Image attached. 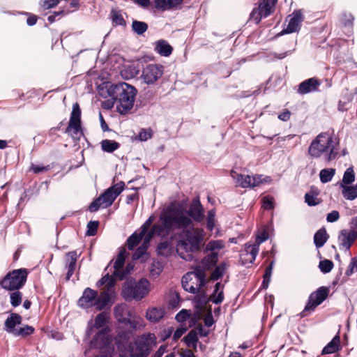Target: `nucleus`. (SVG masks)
<instances>
[{
	"instance_id": "obj_1",
	"label": "nucleus",
	"mask_w": 357,
	"mask_h": 357,
	"mask_svg": "<svg viewBox=\"0 0 357 357\" xmlns=\"http://www.w3.org/2000/svg\"><path fill=\"white\" fill-rule=\"evenodd\" d=\"M205 217L204 209L199 198H194L187 210L179 203L169 204L160 215V221L169 234L182 230L176 241V252L185 261L192 258V253L201 250L205 231L201 227H194V222H201Z\"/></svg>"
},
{
	"instance_id": "obj_2",
	"label": "nucleus",
	"mask_w": 357,
	"mask_h": 357,
	"mask_svg": "<svg viewBox=\"0 0 357 357\" xmlns=\"http://www.w3.org/2000/svg\"><path fill=\"white\" fill-rule=\"evenodd\" d=\"M137 93L133 86L126 82L113 84L108 89L109 96L114 100L117 111L121 114H126L132 109Z\"/></svg>"
},
{
	"instance_id": "obj_3",
	"label": "nucleus",
	"mask_w": 357,
	"mask_h": 357,
	"mask_svg": "<svg viewBox=\"0 0 357 357\" xmlns=\"http://www.w3.org/2000/svg\"><path fill=\"white\" fill-rule=\"evenodd\" d=\"M308 153L314 158L324 156L327 162L334 160L337 154L335 150L332 137L326 132L320 133L311 142Z\"/></svg>"
},
{
	"instance_id": "obj_4",
	"label": "nucleus",
	"mask_w": 357,
	"mask_h": 357,
	"mask_svg": "<svg viewBox=\"0 0 357 357\" xmlns=\"http://www.w3.org/2000/svg\"><path fill=\"white\" fill-rule=\"evenodd\" d=\"M125 187L123 182H119L107 188L102 194L91 203L89 210L93 213L100 208H106L112 205L116 197Z\"/></svg>"
},
{
	"instance_id": "obj_5",
	"label": "nucleus",
	"mask_w": 357,
	"mask_h": 357,
	"mask_svg": "<svg viewBox=\"0 0 357 357\" xmlns=\"http://www.w3.org/2000/svg\"><path fill=\"white\" fill-rule=\"evenodd\" d=\"M109 302L108 292L102 291L98 295L96 291L88 287L84 289L82 296L79 298L78 305L84 309L94 306L96 309L101 310L107 306Z\"/></svg>"
},
{
	"instance_id": "obj_6",
	"label": "nucleus",
	"mask_w": 357,
	"mask_h": 357,
	"mask_svg": "<svg viewBox=\"0 0 357 357\" xmlns=\"http://www.w3.org/2000/svg\"><path fill=\"white\" fill-rule=\"evenodd\" d=\"M149 291V282L145 278H142L137 282L132 280L127 282L123 287L122 295L126 300L139 301L147 295Z\"/></svg>"
},
{
	"instance_id": "obj_7",
	"label": "nucleus",
	"mask_w": 357,
	"mask_h": 357,
	"mask_svg": "<svg viewBox=\"0 0 357 357\" xmlns=\"http://www.w3.org/2000/svg\"><path fill=\"white\" fill-rule=\"evenodd\" d=\"M155 344V337L153 333H144L138 336L133 344L130 346L131 357H147Z\"/></svg>"
},
{
	"instance_id": "obj_8",
	"label": "nucleus",
	"mask_w": 357,
	"mask_h": 357,
	"mask_svg": "<svg viewBox=\"0 0 357 357\" xmlns=\"http://www.w3.org/2000/svg\"><path fill=\"white\" fill-rule=\"evenodd\" d=\"M181 282L183 289L186 291L197 294L206 282L204 270L200 267H197L193 271L185 274L182 278Z\"/></svg>"
},
{
	"instance_id": "obj_9",
	"label": "nucleus",
	"mask_w": 357,
	"mask_h": 357,
	"mask_svg": "<svg viewBox=\"0 0 357 357\" xmlns=\"http://www.w3.org/2000/svg\"><path fill=\"white\" fill-rule=\"evenodd\" d=\"M27 275L28 273L25 268L13 270L8 273L0 281V285L6 290H19L24 285Z\"/></svg>"
},
{
	"instance_id": "obj_10",
	"label": "nucleus",
	"mask_w": 357,
	"mask_h": 357,
	"mask_svg": "<svg viewBox=\"0 0 357 357\" xmlns=\"http://www.w3.org/2000/svg\"><path fill=\"white\" fill-rule=\"evenodd\" d=\"M169 234L159 220V222L153 225L149 233L145 236L143 243L133 253V259H140L146 252L151 238L158 236L162 238L167 236Z\"/></svg>"
},
{
	"instance_id": "obj_11",
	"label": "nucleus",
	"mask_w": 357,
	"mask_h": 357,
	"mask_svg": "<svg viewBox=\"0 0 357 357\" xmlns=\"http://www.w3.org/2000/svg\"><path fill=\"white\" fill-rule=\"evenodd\" d=\"M230 176L235 181L236 186H240L243 188H254L258 186L259 184L270 181V177H266L262 179V175H255L250 176L249 175H243L232 170L230 172Z\"/></svg>"
},
{
	"instance_id": "obj_12",
	"label": "nucleus",
	"mask_w": 357,
	"mask_h": 357,
	"mask_svg": "<svg viewBox=\"0 0 357 357\" xmlns=\"http://www.w3.org/2000/svg\"><path fill=\"white\" fill-rule=\"evenodd\" d=\"M329 290L327 287H319L317 291L312 292L308 298V301L302 312L304 315L306 312H311L320 305L328 296Z\"/></svg>"
},
{
	"instance_id": "obj_13",
	"label": "nucleus",
	"mask_w": 357,
	"mask_h": 357,
	"mask_svg": "<svg viewBox=\"0 0 357 357\" xmlns=\"http://www.w3.org/2000/svg\"><path fill=\"white\" fill-rule=\"evenodd\" d=\"M273 7V3H271L269 0H262L257 7L253 8L250 19L256 24L259 23L262 17H267L271 15Z\"/></svg>"
},
{
	"instance_id": "obj_14",
	"label": "nucleus",
	"mask_w": 357,
	"mask_h": 357,
	"mask_svg": "<svg viewBox=\"0 0 357 357\" xmlns=\"http://www.w3.org/2000/svg\"><path fill=\"white\" fill-rule=\"evenodd\" d=\"M163 67L157 64H149L142 70V79L147 84L155 83L162 75Z\"/></svg>"
},
{
	"instance_id": "obj_15",
	"label": "nucleus",
	"mask_w": 357,
	"mask_h": 357,
	"mask_svg": "<svg viewBox=\"0 0 357 357\" xmlns=\"http://www.w3.org/2000/svg\"><path fill=\"white\" fill-rule=\"evenodd\" d=\"M303 16L301 10H296L289 15V22L287 28L283 29L280 36L297 32L300 30Z\"/></svg>"
},
{
	"instance_id": "obj_16",
	"label": "nucleus",
	"mask_w": 357,
	"mask_h": 357,
	"mask_svg": "<svg viewBox=\"0 0 357 357\" xmlns=\"http://www.w3.org/2000/svg\"><path fill=\"white\" fill-rule=\"evenodd\" d=\"M81 129V109L77 103H75L73 106V111L68 126L66 128L67 132H73L77 135Z\"/></svg>"
},
{
	"instance_id": "obj_17",
	"label": "nucleus",
	"mask_w": 357,
	"mask_h": 357,
	"mask_svg": "<svg viewBox=\"0 0 357 357\" xmlns=\"http://www.w3.org/2000/svg\"><path fill=\"white\" fill-rule=\"evenodd\" d=\"M321 82L316 77L309 78L299 84L297 93L301 95L319 91Z\"/></svg>"
},
{
	"instance_id": "obj_18",
	"label": "nucleus",
	"mask_w": 357,
	"mask_h": 357,
	"mask_svg": "<svg viewBox=\"0 0 357 357\" xmlns=\"http://www.w3.org/2000/svg\"><path fill=\"white\" fill-rule=\"evenodd\" d=\"M258 252L257 245H252L250 243H246L243 251L240 255L242 264H252L255 261Z\"/></svg>"
},
{
	"instance_id": "obj_19",
	"label": "nucleus",
	"mask_w": 357,
	"mask_h": 357,
	"mask_svg": "<svg viewBox=\"0 0 357 357\" xmlns=\"http://www.w3.org/2000/svg\"><path fill=\"white\" fill-rule=\"evenodd\" d=\"M357 238L349 229H342L338 235V244L340 250L348 251Z\"/></svg>"
},
{
	"instance_id": "obj_20",
	"label": "nucleus",
	"mask_w": 357,
	"mask_h": 357,
	"mask_svg": "<svg viewBox=\"0 0 357 357\" xmlns=\"http://www.w3.org/2000/svg\"><path fill=\"white\" fill-rule=\"evenodd\" d=\"M79 255L77 251L68 252L66 255L65 268L67 269L66 280H69L76 269V263Z\"/></svg>"
},
{
	"instance_id": "obj_21",
	"label": "nucleus",
	"mask_w": 357,
	"mask_h": 357,
	"mask_svg": "<svg viewBox=\"0 0 357 357\" xmlns=\"http://www.w3.org/2000/svg\"><path fill=\"white\" fill-rule=\"evenodd\" d=\"M126 255V250H123L122 251H121L118 255L113 266V275L115 277L119 278L120 280H123L127 275V274H128V271L126 273H124V271H122V268L123 267L125 264Z\"/></svg>"
},
{
	"instance_id": "obj_22",
	"label": "nucleus",
	"mask_w": 357,
	"mask_h": 357,
	"mask_svg": "<svg viewBox=\"0 0 357 357\" xmlns=\"http://www.w3.org/2000/svg\"><path fill=\"white\" fill-rule=\"evenodd\" d=\"M109 344V340L107 337V333L104 330L99 331L93 339L90 342L91 349H105Z\"/></svg>"
},
{
	"instance_id": "obj_23",
	"label": "nucleus",
	"mask_w": 357,
	"mask_h": 357,
	"mask_svg": "<svg viewBox=\"0 0 357 357\" xmlns=\"http://www.w3.org/2000/svg\"><path fill=\"white\" fill-rule=\"evenodd\" d=\"M183 2V0H155V7L162 11L176 9Z\"/></svg>"
},
{
	"instance_id": "obj_24",
	"label": "nucleus",
	"mask_w": 357,
	"mask_h": 357,
	"mask_svg": "<svg viewBox=\"0 0 357 357\" xmlns=\"http://www.w3.org/2000/svg\"><path fill=\"white\" fill-rule=\"evenodd\" d=\"M22 322V317L17 313H12L8 317L4 324V330L11 334H14L17 328L15 326L20 325Z\"/></svg>"
},
{
	"instance_id": "obj_25",
	"label": "nucleus",
	"mask_w": 357,
	"mask_h": 357,
	"mask_svg": "<svg viewBox=\"0 0 357 357\" xmlns=\"http://www.w3.org/2000/svg\"><path fill=\"white\" fill-rule=\"evenodd\" d=\"M114 315L119 322L127 324L128 317H131V314L126 304L118 305L114 307Z\"/></svg>"
},
{
	"instance_id": "obj_26",
	"label": "nucleus",
	"mask_w": 357,
	"mask_h": 357,
	"mask_svg": "<svg viewBox=\"0 0 357 357\" xmlns=\"http://www.w3.org/2000/svg\"><path fill=\"white\" fill-rule=\"evenodd\" d=\"M114 284L115 281L114 278L107 273L97 282V286L100 287L105 284L103 291L108 292L109 297L110 298L112 294L114 292Z\"/></svg>"
},
{
	"instance_id": "obj_27",
	"label": "nucleus",
	"mask_w": 357,
	"mask_h": 357,
	"mask_svg": "<svg viewBox=\"0 0 357 357\" xmlns=\"http://www.w3.org/2000/svg\"><path fill=\"white\" fill-rule=\"evenodd\" d=\"M172 46L164 40L155 43V51L163 56H169L172 52Z\"/></svg>"
},
{
	"instance_id": "obj_28",
	"label": "nucleus",
	"mask_w": 357,
	"mask_h": 357,
	"mask_svg": "<svg viewBox=\"0 0 357 357\" xmlns=\"http://www.w3.org/2000/svg\"><path fill=\"white\" fill-rule=\"evenodd\" d=\"M165 315L163 308L152 307L147 310L146 313V319L151 322L159 321Z\"/></svg>"
},
{
	"instance_id": "obj_29",
	"label": "nucleus",
	"mask_w": 357,
	"mask_h": 357,
	"mask_svg": "<svg viewBox=\"0 0 357 357\" xmlns=\"http://www.w3.org/2000/svg\"><path fill=\"white\" fill-rule=\"evenodd\" d=\"M218 260V252H211L207 255L202 260V267L199 266L202 269H211L213 266H215Z\"/></svg>"
},
{
	"instance_id": "obj_30",
	"label": "nucleus",
	"mask_w": 357,
	"mask_h": 357,
	"mask_svg": "<svg viewBox=\"0 0 357 357\" xmlns=\"http://www.w3.org/2000/svg\"><path fill=\"white\" fill-rule=\"evenodd\" d=\"M224 285L221 282H217L215 289L210 296V301L215 304L221 303L224 300Z\"/></svg>"
},
{
	"instance_id": "obj_31",
	"label": "nucleus",
	"mask_w": 357,
	"mask_h": 357,
	"mask_svg": "<svg viewBox=\"0 0 357 357\" xmlns=\"http://www.w3.org/2000/svg\"><path fill=\"white\" fill-rule=\"evenodd\" d=\"M342 194L347 200H354L357 198V184L355 185H345L340 184Z\"/></svg>"
},
{
	"instance_id": "obj_32",
	"label": "nucleus",
	"mask_w": 357,
	"mask_h": 357,
	"mask_svg": "<svg viewBox=\"0 0 357 357\" xmlns=\"http://www.w3.org/2000/svg\"><path fill=\"white\" fill-rule=\"evenodd\" d=\"M340 339L339 335H335L332 340L324 347L321 354H330L337 351L340 349Z\"/></svg>"
},
{
	"instance_id": "obj_33",
	"label": "nucleus",
	"mask_w": 357,
	"mask_h": 357,
	"mask_svg": "<svg viewBox=\"0 0 357 357\" xmlns=\"http://www.w3.org/2000/svg\"><path fill=\"white\" fill-rule=\"evenodd\" d=\"M328 238V235L325 228L319 229L314 236V243L317 248L324 246Z\"/></svg>"
},
{
	"instance_id": "obj_34",
	"label": "nucleus",
	"mask_w": 357,
	"mask_h": 357,
	"mask_svg": "<svg viewBox=\"0 0 357 357\" xmlns=\"http://www.w3.org/2000/svg\"><path fill=\"white\" fill-rule=\"evenodd\" d=\"M145 234H142L141 231L139 233H133L127 240L128 248L130 250H133L134 248H135L139 243L142 239L145 238Z\"/></svg>"
},
{
	"instance_id": "obj_35",
	"label": "nucleus",
	"mask_w": 357,
	"mask_h": 357,
	"mask_svg": "<svg viewBox=\"0 0 357 357\" xmlns=\"http://www.w3.org/2000/svg\"><path fill=\"white\" fill-rule=\"evenodd\" d=\"M128 318L127 324L130 326L135 330H142L145 326L144 319L139 316H132Z\"/></svg>"
},
{
	"instance_id": "obj_36",
	"label": "nucleus",
	"mask_w": 357,
	"mask_h": 357,
	"mask_svg": "<svg viewBox=\"0 0 357 357\" xmlns=\"http://www.w3.org/2000/svg\"><path fill=\"white\" fill-rule=\"evenodd\" d=\"M110 18L113 24L116 26H125L126 21L123 18L121 10L112 9L110 13Z\"/></svg>"
},
{
	"instance_id": "obj_37",
	"label": "nucleus",
	"mask_w": 357,
	"mask_h": 357,
	"mask_svg": "<svg viewBox=\"0 0 357 357\" xmlns=\"http://www.w3.org/2000/svg\"><path fill=\"white\" fill-rule=\"evenodd\" d=\"M119 146V144L113 140L104 139L101 142V147L105 152L112 153L118 149Z\"/></svg>"
},
{
	"instance_id": "obj_38",
	"label": "nucleus",
	"mask_w": 357,
	"mask_h": 357,
	"mask_svg": "<svg viewBox=\"0 0 357 357\" xmlns=\"http://www.w3.org/2000/svg\"><path fill=\"white\" fill-rule=\"evenodd\" d=\"M335 174V169L333 168L324 169L320 171L319 178L323 183L331 181Z\"/></svg>"
},
{
	"instance_id": "obj_39",
	"label": "nucleus",
	"mask_w": 357,
	"mask_h": 357,
	"mask_svg": "<svg viewBox=\"0 0 357 357\" xmlns=\"http://www.w3.org/2000/svg\"><path fill=\"white\" fill-rule=\"evenodd\" d=\"M157 252L159 255L167 257L172 252V248L167 241L160 242L157 246Z\"/></svg>"
},
{
	"instance_id": "obj_40",
	"label": "nucleus",
	"mask_w": 357,
	"mask_h": 357,
	"mask_svg": "<svg viewBox=\"0 0 357 357\" xmlns=\"http://www.w3.org/2000/svg\"><path fill=\"white\" fill-rule=\"evenodd\" d=\"M224 247L225 243L222 240H212L207 243L206 250L211 252H217Z\"/></svg>"
},
{
	"instance_id": "obj_41",
	"label": "nucleus",
	"mask_w": 357,
	"mask_h": 357,
	"mask_svg": "<svg viewBox=\"0 0 357 357\" xmlns=\"http://www.w3.org/2000/svg\"><path fill=\"white\" fill-rule=\"evenodd\" d=\"M132 29L135 33L138 35H142L148 29V25L144 22L133 20L132 24Z\"/></svg>"
},
{
	"instance_id": "obj_42",
	"label": "nucleus",
	"mask_w": 357,
	"mask_h": 357,
	"mask_svg": "<svg viewBox=\"0 0 357 357\" xmlns=\"http://www.w3.org/2000/svg\"><path fill=\"white\" fill-rule=\"evenodd\" d=\"M355 180V174L352 167H349L344 173L342 183L345 185L351 184Z\"/></svg>"
},
{
	"instance_id": "obj_43",
	"label": "nucleus",
	"mask_w": 357,
	"mask_h": 357,
	"mask_svg": "<svg viewBox=\"0 0 357 357\" xmlns=\"http://www.w3.org/2000/svg\"><path fill=\"white\" fill-rule=\"evenodd\" d=\"M184 341L188 347H195L198 342L197 333L191 331L185 337Z\"/></svg>"
},
{
	"instance_id": "obj_44",
	"label": "nucleus",
	"mask_w": 357,
	"mask_h": 357,
	"mask_svg": "<svg viewBox=\"0 0 357 357\" xmlns=\"http://www.w3.org/2000/svg\"><path fill=\"white\" fill-rule=\"evenodd\" d=\"M22 301V294L18 290H14L13 292L10 294V301L13 307H16L19 306Z\"/></svg>"
},
{
	"instance_id": "obj_45",
	"label": "nucleus",
	"mask_w": 357,
	"mask_h": 357,
	"mask_svg": "<svg viewBox=\"0 0 357 357\" xmlns=\"http://www.w3.org/2000/svg\"><path fill=\"white\" fill-rule=\"evenodd\" d=\"M227 265L225 263H221L220 265L215 267V270L211 273V280H218L225 273L226 271Z\"/></svg>"
},
{
	"instance_id": "obj_46",
	"label": "nucleus",
	"mask_w": 357,
	"mask_h": 357,
	"mask_svg": "<svg viewBox=\"0 0 357 357\" xmlns=\"http://www.w3.org/2000/svg\"><path fill=\"white\" fill-rule=\"evenodd\" d=\"M163 265L160 261H153L150 268V275L152 278H157L162 271Z\"/></svg>"
},
{
	"instance_id": "obj_47",
	"label": "nucleus",
	"mask_w": 357,
	"mask_h": 357,
	"mask_svg": "<svg viewBox=\"0 0 357 357\" xmlns=\"http://www.w3.org/2000/svg\"><path fill=\"white\" fill-rule=\"evenodd\" d=\"M33 331L34 329L32 326H25L17 329L13 335L25 337L32 334Z\"/></svg>"
},
{
	"instance_id": "obj_48",
	"label": "nucleus",
	"mask_w": 357,
	"mask_h": 357,
	"mask_svg": "<svg viewBox=\"0 0 357 357\" xmlns=\"http://www.w3.org/2000/svg\"><path fill=\"white\" fill-rule=\"evenodd\" d=\"M215 211L214 210L208 211L206 217V227L211 231H212L215 227Z\"/></svg>"
},
{
	"instance_id": "obj_49",
	"label": "nucleus",
	"mask_w": 357,
	"mask_h": 357,
	"mask_svg": "<svg viewBox=\"0 0 357 357\" xmlns=\"http://www.w3.org/2000/svg\"><path fill=\"white\" fill-rule=\"evenodd\" d=\"M107 316L105 313L102 312L97 315L94 320L93 326L96 328H100L102 327L107 322Z\"/></svg>"
},
{
	"instance_id": "obj_50",
	"label": "nucleus",
	"mask_w": 357,
	"mask_h": 357,
	"mask_svg": "<svg viewBox=\"0 0 357 357\" xmlns=\"http://www.w3.org/2000/svg\"><path fill=\"white\" fill-rule=\"evenodd\" d=\"M333 267V263L328 259L321 261L319 264V268L324 273H329Z\"/></svg>"
},
{
	"instance_id": "obj_51",
	"label": "nucleus",
	"mask_w": 357,
	"mask_h": 357,
	"mask_svg": "<svg viewBox=\"0 0 357 357\" xmlns=\"http://www.w3.org/2000/svg\"><path fill=\"white\" fill-rule=\"evenodd\" d=\"M268 238V234L266 229L259 231L256 236V242L252 245H257L259 249V245Z\"/></svg>"
},
{
	"instance_id": "obj_52",
	"label": "nucleus",
	"mask_w": 357,
	"mask_h": 357,
	"mask_svg": "<svg viewBox=\"0 0 357 357\" xmlns=\"http://www.w3.org/2000/svg\"><path fill=\"white\" fill-rule=\"evenodd\" d=\"M99 222L98 221H90L87 224V230L86 234L87 236H94L97 233Z\"/></svg>"
},
{
	"instance_id": "obj_53",
	"label": "nucleus",
	"mask_w": 357,
	"mask_h": 357,
	"mask_svg": "<svg viewBox=\"0 0 357 357\" xmlns=\"http://www.w3.org/2000/svg\"><path fill=\"white\" fill-rule=\"evenodd\" d=\"M262 207L266 210H272L274 208V199L272 197L267 196L262 199Z\"/></svg>"
},
{
	"instance_id": "obj_54",
	"label": "nucleus",
	"mask_w": 357,
	"mask_h": 357,
	"mask_svg": "<svg viewBox=\"0 0 357 357\" xmlns=\"http://www.w3.org/2000/svg\"><path fill=\"white\" fill-rule=\"evenodd\" d=\"M357 271V257L351 259V262L345 272L347 276L351 275L354 272Z\"/></svg>"
},
{
	"instance_id": "obj_55",
	"label": "nucleus",
	"mask_w": 357,
	"mask_h": 357,
	"mask_svg": "<svg viewBox=\"0 0 357 357\" xmlns=\"http://www.w3.org/2000/svg\"><path fill=\"white\" fill-rule=\"evenodd\" d=\"M59 3V0H40V5L45 9H50L55 7Z\"/></svg>"
},
{
	"instance_id": "obj_56",
	"label": "nucleus",
	"mask_w": 357,
	"mask_h": 357,
	"mask_svg": "<svg viewBox=\"0 0 357 357\" xmlns=\"http://www.w3.org/2000/svg\"><path fill=\"white\" fill-rule=\"evenodd\" d=\"M190 315L188 310H182L176 315L175 318L178 322H184L190 317Z\"/></svg>"
},
{
	"instance_id": "obj_57",
	"label": "nucleus",
	"mask_w": 357,
	"mask_h": 357,
	"mask_svg": "<svg viewBox=\"0 0 357 357\" xmlns=\"http://www.w3.org/2000/svg\"><path fill=\"white\" fill-rule=\"evenodd\" d=\"M153 221V216H150L145 221V222L142 225V227L140 228V231L142 232V234L146 235L149 233L148 230H149V227H151Z\"/></svg>"
},
{
	"instance_id": "obj_58",
	"label": "nucleus",
	"mask_w": 357,
	"mask_h": 357,
	"mask_svg": "<svg viewBox=\"0 0 357 357\" xmlns=\"http://www.w3.org/2000/svg\"><path fill=\"white\" fill-rule=\"evenodd\" d=\"M152 137V132L151 130L142 129L138 135V138L140 141H146L151 139Z\"/></svg>"
},
{
	"instance_id": "obj_59",
	"label": "nucleus",
	"mask_w": 357,
	"mask_h": 357,
	"mask_svg": "<svg viewBox=\"0 0 357 357\" xmlns=\"http://www.w3.org/2000/svg\"><path fill=\"white\" fill-rule=\"evenodd\" d=\"M50 167L49 165L44 166L43 165L32 164L31 166V170L35 174H38L42 172L48 171L50 169Z\"/></svg>"
},
{
	"instance_id": "obj_60",
	"label": "nucleus",
	"mask_w": 357,
	"mask_h": 357,
	"mask_svg": "<svg viewBox=\"0 0 357 357\" xmlns=\"http://www.w3.org/2000/svg\"><path fill=\"white\" fill-rule=\"evenodd\" d=\"M354 18L351 14H344L342 17V22L344 24V26L350 27L352 25L353 21Z\"/></svg>"
},
{
	"instance_id": "obj_61",
	"label": "nucleus",
	"mask_w": 357,
	"mask_h": 357,
	"mask_svg": "<svg viewBox=\"0 0 357 357\" xmlns=\"http://www.w3.org/2000/svg\"><path fill=\"white\" fill-rule=\"evenodd\" d=\"M340 213L337 211H333L331 213H328L326 216V220L328 222H334L339 220Z\"/></svg>"
},
{
	"instance_id": "obj_62",
	"label": "nucleus",
	"mask_w": 357,
	"mask_h": 357,
	"mask_svg": "<svg viewBox=\"0 0 357 357\" xmlns=\"http://www.w3.org/2000/svg\"><path fill=\"white\" fill-rule=\"evenodd\" d=\"M305 202L307 204L308 206H316L318 204V202H317V198L312 195L308 193L305 195Z\"/></svg>"
},
{
	"instance_id": "obj_63",
	"label": "nucleus",
	"mask_w": 357,
	"mask_h": 357,
	"mask_svg": "<svg viewBox=\"0 0 357 357\" xmlns=\"http://www.w3.org/2000/svg\"><path fill=\"white\" fill-rule=\"evenodd\" d=\"M349 230L357 238V216L352 218Z\"/></svg>"
},
{
	"instance_id": "obj_64",
	"label": "nucleus",
	"mask_w": 357,
	"mask_h": 357,
	"mask_svg": "<svg viewBox=\"0 0 357 357\" xmlns=\"http://www.w3.org/2000/svg\"><path fill=\"white\" fill-rule=\"evenodd\" d=\"M186 331H187L186 328H184V327H180L178 328H177L174 331V335H173L174 340H176L179 339L186 332Z\"/></svg>"
}]
</instances>
